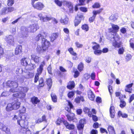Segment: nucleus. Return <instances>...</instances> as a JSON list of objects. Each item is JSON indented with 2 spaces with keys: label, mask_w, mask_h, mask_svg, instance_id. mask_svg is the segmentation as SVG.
I'll list each match as a JSON object with an SVG mask.
<instances>
[{
  "label": "nucleus",
  "mask_w": 134,
  "mask_h": 134,
  "mask_svg": "<svg viewBox=\"0 0 134 134\" xmlns=\"http://www.w3.org/2000/svg\"><path fill=\"white\" fill-rule=\"evenodd\" d=\"M39 27L36 23L30 25L28 27H22L21 28V31L19 33L18 36L19 37L24 38L27 37L28 36V32L34 33L39 29Z\"/></svg>",
  "instance_id": "f257e3e1"
},
{
  "label": "nucleus",
  "mask_w": 134,
  "mask_h": 134,
  "mask_svg": "<svg viewBox=\"0 0 134 134\" xmlns=\"http://www.w3.org/2000/svg\"><path fill=\"white\" fill-rule=\"evenodd\" d=\"M7 86L12 88L9 90V92H15L18 91H20L21 92H26L27 91L28 89L26 87H20L19 90H17L16 88L18 86V84L16 82H14L13 81H8L6 83Z\"/></svg>",
  "instance_id": "f03ea898"
},
{
  "label": "nucleus",
  "mask_w": 134,
  "mask_h": 134,
  "mask_svg": "<svg viewBox=\"0 0 134 134\" xmlns=\"http://www.w3.org/2000/svg\"><path fill=\"white\" fill-rule=\"evenodd\" d=\"M17 123L21 127L24 129H25L24 132L23 133V134H25L26 131H29L30 132V130L28 129L27 127L28 122L27 121H25L23 120H18Z\"/></svg>",
  "instance_id": "7ed1b4c3"
},
{
  "label": "nucleus",
  "mask_w": 134,
  "mask_h": 134,
  "mask_svg": "<svg viewBox=\"0 0 134 134\" xmlns=\"http://www.w3.org/2000/svg\"><path fill=\"white\" fill-rule=\"evenodd\" d=\"M92 44H93L92 48L94 51V53L97 55H100L102 53V51L100 50L99 45L94 42H92Z\"/></svg>",
  "instance_id": "20e7f679"
},
{
  "label": "nucleus",
  "mask_w": 134,
  "mask_h": 134,
  "mask_svg": "<svg viewBox=\"0 0 134 134\" xmlns=\"http://www.w3.org/2000/svg\"><path fill=\"white\" fill-rule=\"evenodd\" d=\"M50 42L44 38L42 40V45L44 50H46L49 46Z\"/></svg>",
  "instance_id": "39448f33"
},
{
  "label": "nucleus",
  "mask_w": 134,
  "mask_h": 134,
  "mask_svg": "<svg viewBox=\"0 0 134 134\" xmlns=\"http://www.w3.org/2000/svg\"><path fill=\"white\" fill-rule=\"evenodd\" d=\"M111 26L112 28L109 29V31L114 33H116L119 29V26L117 25L112 24H111Z\"/></svg>",
  "instance_id": "423d86ee"
},
{
  "label": "nucleus",
  "mask_w": 134,
  "mask_h": 134,
  "mask_svg": "<svg viewBox=\"0 0 134 134\" xmlns=\"http://www.w3.org/2000/svg\"><path fill=\"white\" fill-rule=\"evenodd\" d=\"M5 40L7 43L9 44L13 45L14 43V37L12 35H10L8 37H6Z\"/></svg>",
  "instance_id": "0eeeda50"
},
{
  "label": "nucleus",
  "mask_w": 134,
  "mask_h": 134,
  "mask_svg": "<svg viewBox=\"0 0 134 134\" xmlns=\"http://www.w3.org/2000/svg\"><path fill=\"white\" fill-rule=\"evenodd\" d=\"M32 6L37 9L41 10L44 8V4L42 3L38 2L32 5Z\"/></svg>",
  "instance_id": "6e6552de"
},
{
  "label": "nucleus",
  "mask_w": 134,
  "mask_h": 134,
  "mask_svg": "<svg viewBox=\"0 0 134 134\" xmlns=\"http://www.w3.org/2000/svg\"><path fill=\"white\" fill-rule=\"evenodd\" d=\"M0 130L7 134H9L10 133L9 129L3 124L1 122H0Z\"/></svg>",
  "instance_id": "1a4fd4ad"
},
{
  "label": "nucleus",
  "mask_w": 134,
  "mask_h": 134,
  "mask_svg": "<svg viewBox=\"0 0 134 134\" xmlns=\"http://www.w3.org/2000/svg\"><path fill=\"white\" fill-rule=\"evenodd\" d=\"M13 110H16L20 107L21 103L18 101L16 99L12 103Z\"/></svg>",
  "instance_id": "9d476101"
},
{
  "label": "nucleus",
  "mask_w": 134,
  "mask_h": 134,
  "mask_svg": "<svg viewBox=\"0 0 134 134\" xmlns=\"http://www.w3.org/2000/svg\"><path fill=\"white\" fill-rule=\"evenodd\" d=\"M38 16L40 19L44 22L49 21L52 19L51 17L48 16H46L45 17H43L42 13H40L39 14Z\"/></svg>",
  "instance_id": "9b49d317"
},
{
  "label": "nucleus",
  "mask_w": 134,
  "mask_h": 134,
  "mask_svg": "<svg viewBox=\"0 0 134 134\" xmlns=\"http://www.w3.org/2000/svg\"><path fill=\"white\" fill-rule=\"evenodd\" d=\"M21 62L22 65L26 66L30 63V60L28 58H24L21 60Z\"/></svg>",
  "instance_id": "f8f14e48"
},
{
  "label": "nucleus",
  "mask_w": 134,
  "mask_h": 134,
  "mask_svg": "<svg viewBox=\"0 0 134 134\" xmlns=\"http://www.w3.org/2000/svg\"><path fill=\"white\" fill-rule=\"evenodd\" d=\"M45 62L44 61L41 63L39 67L37 69V73L36 74H38V75H40L42 73L43 70V66L45 65Z\"/></svg>",
  "instance_id": "ddd939ff"
},
{
  "label": "nucleus",
  "mask_w": 134,
  "mask_h": 134,
  "mask_svg": "<svg viewBox=\"0 0 134 134\" xmlns=\"http://www.w3.org/2000/svg\"><path fill=\"white\" fill-rule=\"evenodd\" d=\"M69 19L67 16L66 15H64L63 17L61 18L60 20V22L63 25L67 24L68 22Z\"/></svg>",
  "instance_id": "4468645a"
},
{
  "label": "nucleus",
  "mask_w": 134,
  "mask_h": 134,
  "mask_svg": "<svg viewBox=\"0 0 134 134\" xmlns=\"http://www.w3.org/2000/svg\"><path fill=\"white\" fill-rule=\"evenodd\" d=\"M88 97L91 100H93L95 96L92 92L90 90L88 91Z\"/></svg>",
  "instance_id": "2eb2a0df"
},
{
  "label": "nucleus",
  "mask_w": 134,
  "mask_h": 134,
  "mask_svg": "<svg viewBox=\"0 0 134 134\" xmlns=\"http://www.w3.org/2000/svg\"><path fill=\"white\" fill-rule=\"evenodd\" d=\"M68 103V105L65 108V109L67 110L68 112H71V109L72 108L73 106L72 104L71 103L70 101L67 100Z\"/></svg>",
  "instance_id": "dca6fc26"
},
{
  "label": "nucleus",
  "mask_w": 134,
  "mask_h": 134,
  "mask_svg": "<svg viewBox=\"0 0 134 134\" xmlns=\"http://www.w3.org/2000/svg\"><path fill=\"white\" fill-rule=\"evenodd\" d=\"M58 33H53L52 34L50 37V39L51 41L53 42L57 37L59 36Z\"/></svg>",
  "instance_id": "f3484780"
},
{
  "label": "nucleus",
  "mask_w": 134,
  "mask_h": 134,
  "mask_svg": "<svg viewBox=\"0 0 134 134\" xmlns=\"http://www.w3.org/2000/svg\"><path fill=\"white\" fill-rule=\"evenodd\" d=\"M31 59L36 63H38L40 61V57L35 55H31Z\"/></svg>",
  "instance_id": "a211bd4d"
},
{
  "label": "nucleus",
  "mask_w": 134,
  "mask_h": 134,
  "mask_svg": "<svg viewBox=\"0 0 134 134\" xmlns=\"http://www.w3.org/2000/svg\"><path fill=\"white\" fill-rule=\"evenodd\" d=\"M83 110L85 113L88 114V116L89 117H92V113L90 109L87 107H85L83 109Z\"/></svg>",
  "instance_id": "6ab92c4d"
},
{
  "label": "nucleus",
  "mask_w": 134,
  "mask_h": 134,
  "mask_svg": "<svg viewBox=\"0 0 134 134\" xmlns=\"http://www.w3.org/2000/svg\"><path fill=\"white\" fill-rule=\"evenodd\" d=\"M110 112L111 117L112 118H114L115 116V110L113 106H111L110 109Z\"/></svg>",
  "instance_id": "aec40b11"
},
{
  "label": "nucleus",
  "mask_w": 134,
  "mask_h": 134,
  "mask_svg": "<svg viewBox=\"0 0 134 134\" xmlns=\"http://www.w3.org/2000/svg\"><path fill=\"white\" fill-rule=\"evenodd\" d=\"M63 2L64 5H66L70 9H73V5L70 2H69L66 1H64Z\"/></svg>",
  "instance_id": "412c9836"
},
{
  "label": "nucleus",
  "mask_w": 134,
  "mask_h": 134,
  "mask_svg": "<svg viewBox=\"0 0 134 134\" xmlns=\"http://www.w3.org/2000/svg\"><path fill=\"white\" fill-rule=\"evenodd\" d=\"M75 114L73 113H71L70 115L68 114L66 115L69 121H72L74 120Z\"/></svg>",
  "instance_id": "4be33fe9"
},
{
  "label": "nucleus",
  "mask_w": 134,
  "mask_h": 134,
  "mask_svg": "<svg viewBox=\"0 0 134 134\" xmlns=\"http://www.w3.org/2000/svg\"><path fill=\"white\" fill-rule=\"evenodd\" d=\"M31 101L33 104H37L40 102V100L38 98L36 97H33L31 98Z\"/></svg>",
  "instance_id": "5701e85b"
},
{
  "label": "nucleus",
  "mask_w": 134,
  "mask_h": 134,
  "mask_svg": "<svg viewBox=\"0 0 134 134\" xmlns=\"http://www.w3.org/2000/svg\"><path fill=\"white\" fill-rule=\"evenodd\" d=\"M108 130L110 134H115L113 127L111 126H109Z\"/></svg>",
  "instance_id": "b1692460"
},
{
  "label": "nucleus",
  "mask_w": 134,
  "mask_h": 134,
  "mask_svg": "<svg viewBox=\"0 0 134 134\" xmlns=\"http://www.w3.org/2000/svg\"><path fill=\"white\" fill-rule=\"evenodd\" d=\"M75 86V85L74 82L73 81H72L68 83V85L67 86V87L68 89L71 90L74 88Z\"/></svg>",
  "instance_id": "393cba45"
},
{
  "label": "nucleus",
  "mask_w": 134,
  "mask_h": 134,
  "mask_svg": "<svg viewBox=\"0 0 134 134\" xmlns=\"http://www.w3.org/2000/svg\"><path fill=\"white\" fill-rule=\"evenodd\" d=\"M81 100L82 102L84 101L83 97L81 96L76 97L75 99V101L77 103H79Z\"/></svg>",
  "instance_id": "a878e982"
},
{
  "label": "nucleus",
  "mask_w": 134,
  "mask_h": 134,
  "mask_svg": "<svg viewBox=\"0 0 134 134\" xmlns=\"http://www.w3.org/2000/svg\"><path fill=\"white\" fill-rule=\"evenodd\" d=\"M22 47L20 45L18 46L15 49V54L18 55L19 53L21 52Z\"/></svg>",
  "instance_id": "bb28decb"
},
{
  "label": "nucleus",
  "mask_w": 134,
  "mask_h": 134,
  "mask_svg": "<svg viewBox=\"0 0 134 134\" xmlns=\"http://www.w3.org/2000/svg\"><path fill=\"white\" fill-rule=\"evenodd\" d=\"M6 109L7 111H9L13 110L12 103H9L8 104L6 108Z\"/></svg>",
  "instance_id": "cd10ccee"
},
{
  "label": "nucleus",
  "mask_w": 134,
  "mask_h": 134,
  "mask_svg": "<svg viewBox=\"0 0 134 134\" xmlns=\"http://www.w3.org/2000/svg\"><path fill=\"white\" fill-rule=\"evenodd\" d=\"M26 66V68L29 70H32L35 67V65L31 63L30 62Z\"/></svg>",
  "instance_id": "c85d7f7f"
},
{
  "label": "nucleus",
  "mask_w": 134,
  "mask_h": 134,
  "mask_svg": "<svg viewBox=\"0 0 134 134\" xmlns=\"http://www.w3.org/2000/svg\"><path fill=\"white\" fill-rule=\"evenodd\" d=\"M46 50H44L43 49V47H41L40 45H38L37 48V52L39 53H41L43 52H44Z\"/></svg>",
  "instance_id": "c756f323"
},
{
  "label": "nucleus",
  "mask_w": 134,
  "mask_h": 134,
  "mask_svg": "<svg viewBox=\"0 0 134 134\" xmlns=\"http://www.w3.org/2000/svg\"><path fill=\"white\" fill-rule=\"evenodd\" d=\"M51 96L52 101L54 102H56L57 100V97L55 94L52 93L51 94Z\"/></svg>",
  "instance_id": "7c9ffc66"
},
{
  "label": "nucleus",
  "mask_w": 134,
  "mask_h": 134,
  "mask_svg": "<svg viewBox=\"0 0 134 134\" xmlns=\"http://www.w3.org/2000/svg\"><path fill=\"white\" fill-rule=\"evenodd\" d=\"M19 116L20 117L21 120H24L26 121L28 119L26 114L24 113L23 114H21V115Z\"/></svg>",
  "instance_id": "2f4dec72"
},
{
  "label": "nucleus",
  "mask_w": 134,
  "mask_h": 134,
  "mask_svg": "<svg viewBox=\"0 0 134 134\" xmlns=\"http://www.w3.org/2000/svg\"><path fill=\"white\" fill-rule=\"evenodd\" d=\"M19 115H21V114H23L25 113L26 108L24 107H23L22 108H20L19 110Z\"/></svg>",
  "instance_id": "473e14b6"
},
{
  "label": "nucleus",
  "mask_w": 134,
  "mask_h": 134,
  "mask_svg": "<svg viewBox=\"0 0 134 134\" xmlns=\"http://www.w3.org/2000/svg\"><path fill=\"white\" fill-rule=\"evenodd\" d=\"M8 13L7 7L3 8L0 12V14L2 15H5Z\"/></svg>",
  "instance_id": "72a5a7b5"
},
{
  "label": "nucleus",
  "mask_w": 134,
  "mask_h": 134,
  "mask_svg": "<svg viewBox=\"0 0 134 134\" xmlns=\"http://www.w3.org/2000/svg\"><path fill=\"white\" fill-rule=\"evenodd\" d=\"M103 10V9L101 8L99 10H93V15L96 17V15L97 14H99L100 12H101L102 10Z\"/></svg>",
  "instance_id": "f704fd0d"
},
{
  "label": "nucleus",
  "mask_w": 134,
  "mask_h": 134,
  "mask_svg": "<svg viewBox=\"0 0 134 134\" xmlns=\"http://www.w3.org/2000/svg\"><path fill=\"white\" fill-rule=\"evenodd\" d=\"M42 35V34H41V33L38 34L35 37V40L36 41H38L41 39H42L43 38Z\"/></svg>",
  "instance_id": "c9c22d12"
},
{
  "label": "nucleus",
  "mask_w": 134,
  "mask_h": 134,
  "mask_svg": "<svg viewBox=\"0 0 134 134\" xmlns=\"http://www.w3.org/2000/svg\"><path fill=\"white\" fill-rule=\"evenodd\" d=\"M132 57V56L130 54H127L125 56V60L126 62H128L130 60Z\"/></svg>",
  "instance_id": "e433bc0d"
},
{
  "label": "nucleus",
  "mask_w": 134,
  "mask_h": 134,
  "mask_svg": "<svg viewBox=\"0 0 134 134\" xmlns=\"http://www.w3.org/2000/svg\"><path fill=\"white\" fill-rule=\"evenodd\" d=\"M46 82L47 83V85L49 87V89H50L52 86V81L51 79H47Z\"/></svg>",
  "instance_id": "4c0bfd02"
},
{
  "label": "nucleus",
  "mask_w": 134,
  "mask_h": 134,
  "mask_svg": "<svg viewBox=\"0 0 134 134\" xmlns=\"http://www.w3.org/2000/svg\"><path fill=\"white\" fill-rule=\"evenodd\" d=\"M120 43L117 42L116 41H114L113 43V46L115 48H119L120 47Z\"/></svg>",
  "instance_id": "58836bf2"
},
{
  "label": "nucleus",
  "mask_w": 134,
  "mask_h": 134,
  "mask_svg": "<svg viewBox=\"0 0 134 134\" xmlns=\"http://www.w3.org/2000/svg\"><path fill=\"white\" fill-rule=\"evenodd\" d=\"M8 13H11L16 10V9L13 7H9L7 8Z\"/></svg>",
  "instance_id": "ea45409f"
},
{
  "label": "nucleus",
  "mask_w": 134,
  "mask_h": 134,
  "mask_svg": "<svg viewBox=\"0 0 134 134\" xmlns=\"http://www.w3.org/2000/svg\"><path fill=\"white\" fill-rule=\"evenodd\" d=\"M134 39H131L130 40V47L133 49H134Z\"/></svg>",
  "instance_id": "a19ab883"
},
{
  "label": "nucleus",
  "mask_w": 134,
  "mask_h": 134,
  "mask_svg": "<svg viewBox=\"0 0 134 134\" xmlns=\"http://www.w3.org/2000/svg\"><path fill=\"white\" fill-rule=\"evenodd\" d=\"M117 18H118L117 16L114 15L113 14L109 17V19L111 20L114 21L116 20Z\"/></svg>",
  "instance_id": "79ce46f5"
},
{
  "label": "nucleus",
  "mask_w": 134,
  "mask_h": 134,
  "mask_svg": "<svg viewBox=\"0 0 134 134\" xmlns=\"http://www.w3.org/2000/svg\"><path fill=\"white\" fill-rule=\"evenodd\" d=\"M126 105V103L125 101L123 100H121L120 102V107L121 108L125 107Z\"/></svg>",
  "instance_id": "37998d69"
},
{
  "label": "nucleus",
  "mask_w": 134,
  "mask_h": 134,
  "mask_svg": "<svg viewBox=\"0 0 134 134\" xmlns=\"http://www.w3.org/2000/svg\"><path fill=\"white\" fill-rule=\"evenodd\" d=\"M24 76H23L19 78H18V79L17 82H16L17 83V82H20V83H21L23 82L24 81V79H25ZM14 82V81H13Z\"/></svg>",
  "instance_id": "c03bdc74"
},
{
  "label": "nucleus",
  "mask_w": 134,
  "mask_h": 134,
  "mask_svg": "<svg viewBox=\"0 0 134 134\" xmlns=\"http://www.w3.org/2000/svg\"><path fill=\"white\" fill-rule=\"evenodd\" d=\"M9 95V93L8 91H4L1 94V97H5Z\"/></svg>",
  "instance_id": "a18cd8bd"
},
{
  "label": "nucleus",
  "mask_w": 134,
  "mask_h": 134,
  "mask_svg": "<svg viewBox=\"0 0 134 134\" xmlns=\"http://www.w3.org/2000/svg\"><path fill=\"white\" fill-rule=\"evenodd\" d=\"M26 94L24 92H21L19 93V98H23L25 97Z\"/></svg>",
  "instance_id": "49530a36"
},
{
  "label": "nucleus",
  "mask_w": 134,
  "mask_h": 134,
  "mask_svg": "<svg viewBox=\"0 0 134 134\" xmlns=\"http://www.w3.org/2000/svg\"><path fill=\"white\" fill-rule=\"evenodd\" d=\"M63 120H62L60 118H58L56 122V123L57 125H60L61 123L63 122Z\"/></svg>",
  "instance_id": "de8ad7c7"
},
{
  "label": "nucleus",
  "mask_w": 134,
  "mask_h": 134,
  "mask_svg": "<svg viewBox=\"0 0 134 134\" xmlns=\"http://www.w3.org/2000/svg\"><path fill=\"white\" fill-rule=\"evenodd\" d=\"M39 85L40 87H43L44 85V83L42 78H41L39 80Z\"/></svg>",
  "instance_id": "09e8293b"
},
{
  "label": "nucleus",
  "mask_w": 134,
  "mask_h": 134,
  "mask_svg": "<svg viewBox=\"0 0 134 134\" xmlns=\"http://www.w3.org/2000/svg\"><path fill=\"white\" fill-rule=\"evenodd\" d=\"M82 29L87 31L88 30V25L86 24L83 25L82 26Z\"/></svg>",
  "instance_id": "8fccbe9b"
},
{
  "label": "nucleus",
  "mask_w": 134,
  "mask_h": 134,
  "mask_svg": "<svg viewBox=\"0 0 134 134\" xmlns=\"http://www.w3.org/2000/svg\"><path fill=\"white\" fill-rule=\"evenodd\" d=\"M68 51L72 55H75L76 54V53L74 51L73 48H69Z\"/></svg>",
  "instance_id": "3c124183"
},
{
  "label": "nucleus",
  "mask_w": 134,
  "mask_h": 134,
  "mask_svg": "<svg viewBox=\"0 0 134 134\" xmlns=\"http://www.w3.org/2000/svg\"><path fill=\"white\" fill-rule=\"evenodd\" d=\"M83 64L82 63H80L78 65V70L80 71H81L83 68Z\"/></svg>",
  "instance_id": "603ef678"
},
{
  "label": "nucleus",
  "mask_w": 134,
  "mask_h": 134,
  "mask_svg": "<svg viewBox=\"0 0 134 134\" xmlns=\"http://www.w3.org/2000/svg\"><path fill=\"white\" fill-rule=\"evenodd\" d=\"M14 0H8L7 1V4L9 6H11L14 4Z\"/></svg>",
  "instance_id": "864d4df0"
},
{
  "label": "nucleus",
  "mask_w": 134,
  "mask_h": 134,
  "mask_svg": "<svg viewBox=\"0 0 134 134\" xmlns=\"http://www.w3.org/2000/svg\"><path fill=\"white\" fill-rule=\"evenodd\" d=\"M114 34L115 35H114L113 38L114 39V41H117L120 39V37L118 34H116V33H114Z\"/></svg>",
  "instance_id": "5fc2aeb1"
},
{
  "label": "nucleus",
  "mask_w": 134,
  "mask_h": 134,
  "mask_svg": "<svg viewBox=\"0 0 134 134\" xmlns=\"http://www.w3.org/2000/svg\"><path fill=\"white\" fill-rule=\"evenodd\" d=\"M84 125H82L80 124L78 125L77 127L78 129L80 130V131H83Z\"/></svg>",
  "instance_id": "6e6d98bb"
},
{
  "label": "nucleus",
  "mask_w": 134,
  "mask_h": 134,
  "mask_svg": "<svg viewBox=\"0 0 134 134\" xmlns=\"http://www.w3.org/2000/svg\"><path fill=\"white\" fill-rule=\"evenodd\" d=\"M81 20L80 19L79 20L76 19L74 21L75 26H77L80 23Z\"/></svg>",
  "instance_id": "4d7b16f0"
},
{
  "label": "nucleus",
  "mask_w": 134,
  "mask_h": 134,
  "mask_svg": "<svg viewBox=\"0 0 134 134\" xmlns=\"http://www.w3.org/2000/svg\"><path fill=\"white\" fill-rule=\"evenodd\" d=\"M55 3L59 6L61 7L62 5V2L59 0H55Z\"/></svg>",
  "instance_id": "13d9d810"
},
{
  "label": "nucleus",
  "mask_w": 134,
  "mask_h": 134,
  "mask_svg": "<svg viewBox=\"0 0 134 134\" xmlns=\"http://www.w3.org/2000/svg\"><path fill=\"white\" fill-rule=\"evenodd\" d=\"M100 5L99 3H95L92 6V7L93 8H98L100 7Z\"/></svg>",
  "instance_id": "bf43d9fd"
},
{
  "label": "nucleus",
  "mask_w": 134,
  "mask_h": 134,
  "mask_svg": "<svg viewBox=\"0 0 134 134\" xmlns=\"http://www.w3.org/2000/svg\"><path fill=\"white\" fill-rule=\"evenodd\" d=\"M75 127V126L74 125L72 124H70L68 125V126L67 127V128L69 129H73Z\"/></svg>",
  "instance_id": "052dcab7"
},
{
  "label": "nucleus",
  "mask_w": 134,
  "mask_h": 134,
  "mask_svg": "<svg viewBox=\"0 0 134 134\" xmlns=\"http://www.w3.org/2000/svg\"><path fill=\"white\" fill-rule=\"evenodd\" d=\"M74 95V93L73 91L69 92L68 94V96L69 98L72 97Z\"/></svg>",
  "instance_id": "680f3d73"
},
{
  "label": "nucleus",
  "mask_w": 134,
  "mask_h": 134,
  "mask_svg": "<svg viewBox=\"0 0 134 134\" xmlns=\"http://www.w3.org/2000/svg\"><path fill=\"white\" fill-rule=\"evenodd\" d=\"M75 44L76 46L78 48H81L83 46V45L82 44L78 42H76Z\"/></svg>",
  "instance_id": "e2e57ef3"
},
{
  "label": "nucleus",
  "mask_w": 134,
  "mask_h": 134,
  "mask_svg": "<svg viewBox=\"0 0 134 134\" xmlns=\"http://www.w3.org/2000/svg\"><path fill=\"white\" fill-rule=\"evenodd\" d=\"M118 53L119 54H122L124 52V49L123 48H121L119 49L118 51Z\"/></svg>",
  "instance_id": "0e129e2a"
},
{
  "label": "nucleus",
  "mask_w": 134,
  "mask_h": 134,
  "mask_svg": "<svg viewBox=\"0 0 134 134\" xmlns=\"http://www.w3.org/2000/svg\"><path fill=\"white\" fill-rule=\"evenodd\" d=\"M47 70L49 73L51 74H52V67L50 65H49L48 67Z\"/></svg>",
  "instance_id": "69168bd1"
},
{
  "label": "nucleus",
  "mask_w": 134,
  "mask_h": 134,
  "mask_svg": "<svg viewBox=\"0 0 134 134\" xmlns=\"http://www.w3.org/2000/svg\"><path fill=\"white\" fill-rule=\"evenodd\" d=\"M39 75H38V74H36L34 79V82L35 83H36L37 82V81H38L39 79Z\"/></svg>",
  "instance_id": "338daca9"
},
{
  "label": "nucleus",
  "mask_w": 134,
  "mask_h": 134,
  "mask_svg": "<svg viewBox=\"0 0 134 134\" xmlns=\"http://www.w3.org/2000/svg\"><path fill=\"white\" fill-rule=\"evenodd\" d=\"M31 75L29 72H27L26 74L24 76L25 78H29L31 77Z\"/></svg>",
  "instance_id": "774afa93"
}]
</instances>
